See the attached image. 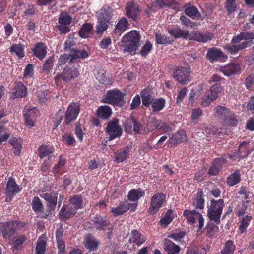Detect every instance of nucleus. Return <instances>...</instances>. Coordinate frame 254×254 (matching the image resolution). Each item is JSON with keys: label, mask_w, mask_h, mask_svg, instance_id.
<instances>
[{"label": "nucleus", "mask_w": 254, "mask_h": 254, "mask_svg": "<svg viewBox=\"0 0 254 254\" xmlns=\"http://www.w3.org/2000/svg\"><path fill=\"white\" fill-rule=\"evenodd\" d=\"M126 201L121 202L119 205L116 207H113L111 212L116 215H122L127 211V207L126 205Z\"/></svg>", "instance_id": "nucleus-53"}, {"label": "nucleus", "mask_w": 254, "mask_h": 254, "mask_svg": "<svg viewBox=\"0 0 254 254\" xmlns=\"http://www.w3.org/2000/svg\"><path fill=\"white\" fill-rule=\"evenodd\" d=\"M236 0H227L226 1V8L228 14H231L236 10Z\"/></svg>", "instance_id": "nucleus-63"}, {"label": "nucleus", "mask_w": 254, "mask_h": 254, "mask_svg": "<svg viewBox=\"0 0 254 254\" xmlns=\"http://www.w3.org/2000/svg\"><path fill=\"white\" fill-rule=\"evenodd\" d=\"M47 246L46 241L42 239V236L38 239L36 246V254H44Z\"/></svg>", "instance_id": "nucleus-50"}, {"label": "nucleus", "mask_w": 254, "mask_h": 254, "mask_svg": "<svg viewBox=\"0 0 254 254\" xmlns=\"http://www.w3.org/2000/svg\"><path fill=\"white\" fill-rule=\"evenodd\" d=\"M186 138L185 131L181 130L174 134L170 138L169 142L171 144L175 145L185 141Z\"/></svg>", "instance_id": "nucleus-41"}, {"label": "nucleus", "mask_w": 254, "mask_h": 254, "mask_svg": "<svg viewBox=\"0 0 254 254\" xmlns=\"http://www.w3.org/2000/svg\"><path fill=\"white\" fill-rule=\"evenodd\" d=\"M185 235V232L176 229L175 231H173L171 234L169 235L168 237L169 238L173 239L174 240L178 241L180 240L181 239L183 238Z\"/></svg>", "instance_id": "nucleus-59"}, {"label": "nucleus", "mask_w": 254, "mask_h": 254, "mask_svg": "<svg viewBox=\"0 0 254 254\" xmlns=\"http://www.w3.org/2000/svg\"><path fill=\"white\" fill-rule=\"evenodd\" d=\"M113 13L112 8L108 6H103L96 13V16L98 21L96 26V32L98 35H102L103 32L107 30L112 19Z\"/></svg>", "instance_id": "nucleus-2"}, {"label": "nucleus", "mask_w": 254, "mask_h": 254, "mask_svg": "<svg viewBox=\"0 0 254 254\" xmlns=\"http://www.w3.org/2000/svg\"><path fill=\"white\" fill-rule=\"evenodd\" d=\"M145 236L142 235L136 230H133L131 231V237L129 239L130 243H135L138 246L143 244L145 241Z\"/></svg>", "instance_id": "nucleus-37"}, {"label": "nucleus", "mask_w": 254, "mask_h": 254, "mask_svg": "<svg viewBox=\"0 0 254 254\" xmlns=\"http://www.w3.org/2000/svg\"><path fill=\"white\" fill-rule=\"evenodd\" d=\"M112 113V109L108 105H102L98 107L96 111L98 118L108 120Z\"/></svg>", "instance_id": "nucleus-34"}, {"label": "nucleus", "mask_w": 254, "mask_h": 254, "mask_svg": "<svg viewBox=\"0 0 254 254\" xmlns=\"http://www.w3.org/2000/svg\"><path fill=\"white\" fill-rule=\"evenodd\" d=\"M54 62V56H51L47 59L43 64L42 69L43 71L49 73L53 68Z\"/></svg>", "instance_id": "nucleus-52"}, {"label": "nucleus", "mask_w": 254, "mask_h": 254, "mask_svg": "<svg viewBox=\"0 0 254 254\" xmlns=\"http://www.w3.org/2000/svg\"><path fill=\"white\" fill-rule=\"evenodd\" d=\"M206 230L208 236L209 237H213L218 232V227L214 223H207Z\"/></svg>", "instance_id": "nucleus-58"}, {"label": "nucleus", "mask_w": 254, "mask_h": 254, "mask_svg": "<svg viewBox=\"0 0 254 254\" xmlns=\"http://www.w3.org/2000/svg\"><path fill=\"white\" fill-rule=\"evenodd\" d=\"M38 151L40 157L43 158L52 153L54 151V148L46 145H42L39 148Z\"/></svg>", "instance_id": "nucleus-55"}, {"label": "nucleus", "mask_w": 254, "mask_h": 254, "mask_svg": "<svg viewBox=\"0 0 254 254\" xmlns=\"http://www.w3.org/2000/svg\"><path fill=\"white\" fill-rule=\"evenodd\" d=\"M214 37V34L210 32L202 33L198 31H193L190 32V40L198 42L205 43L211 40Z\"/></svg>", "instance_id": "nucleus-15"}, {"label": "nucleus", "mask_w": 254, "mask_h": 254, "mask_svg": "<svg viewBox=\"0 0 254 254\" xmlns=\"http://www.w3.org/2000/svg\"><path fill=\"white\" fill-rule=\"evenodd\" d=\"M175 216L176 215L174 213L173 210L169 209L159 222H171Z\"/></svg>", "instance_id": "nucleus-61"}, {"label": "nucleus", "mask_w": 254, "mask_h": 254, "mask_svg": "<svg viewBox=\"0 0 254 254\" xmlns=\"http://www.w3.org/2000/svg\"><path fill=\"white\" fill-rule=\"evenodd\" d=\"M165 104L166 101L163 98L154 99L151 104L153 112L161 111L165 107Z\"/></svg>", "instance_id": "nucleus-45"}, {"label": "nucleus", "mask_w": 254, "mask_h": 254, "mask_svg": "<svg viewBox=\"0 0 254 254\" xmlns=\"http://www.w3.org/2000/svg\"><path fill=\"white\" fill-rule=\"evenodd\" d=\"M33 55L38 59L42 60L47 53V46L45 43L38 42L34 44L32 49Z\"/></svg>", "instance_id": "nucleus-21"}, {"label": "nucleus", "mask_w": 254, "mask_h": 254, "mask_svg": "<svg viewBox=\"0 0 254 254\" xmlns=\"http://www.w3.org/2000/svg\"><path fill=\"white\" fill-rule=\"evenodd\" d=\"M220 71L227 76H230L232 75L239 74L241 71V67L239 64L233 63L221 67Z\"/></svg>", "instance_id": "nucleus-22"}, {"label": "nucleus", "mask_w": 254, "mask_h": 254, "mask_svg": "<svg viewBox=\"0 0 254 254\" xmlns=\"http://www.w3.org/2000/svg\"><path fill=\"white\" fill-rule=\"evenodd\" d=\"M226 155L215 159L212 165L208 171V174L210 176L217 175L222 168L223 165L226 163Z\"/></svg>", "instance_id": "nucleus-18"}, {"label": "nucleus", "mask_w": 254, "mask_h": 254, "mask_svg": "<svg viewBox=\"0 0 254 254\" xmlns=\"http://www.w3.org/2000/svg\"><path fill=\"white\" fill-rule=\"evenodd\" d=\"M183 215L189 222H204L202 215L196 210L186 209L184 211Z\"/></svg>", "instance_id": "nucleus-23"}, {"label": "nucleus", "mask_w": 254, "mask_h": 254, "mask_svg": "<svg viewBox=\"0 0 254 254\" xmlns=\"http://www.w3.org/2000/svg\"><path fill=\"white\" fill-rule=\"evenodd\" d=\"M140 95L143 105L147 107H149L154 100L150 89L148 88L144 89L141 92Z\"/></svg>", "instance_id": "nucleus-31"}, {"label": "nucleus", "mask_w": 254, "mask_h": 254, "mask_svg": "<svg viewBox=\"0 0 254 254\" xmlns=\"http://www.w3.org/2000/svg\"><path fill=\"white\" fill-rule=\"evenodd\" d=\"M166 201V196L162 192H157L153 195L150 200V205L148 210L150 214L156 213L163 206Z\"/></svg>", "instance_id": "nucleus-8"}, {"label": "nucleus", "mask_w": 254, "mask_h": 254, "mask_svg": "<svg viewBox=\"0 0 254 254\" xmlns=\"http://www.w3.org/2000/svg\"><path fill=\"white\" fill-rule=\"evenodd\" d=\"M83 244L85 248L89 252H94L98 249L100 242L92 234H87L84 235Z\"/></svg>", "instance_id": "nucleus-16"}, {"label": "nucleus", "mask_w": 254, "mask_h": 254, "mask_svg": "<svg viewBox=\"0 0 254 254\" xmlns=\"http://www.w3.org/2000/svg\"><path fill=\"white\" fill-rule=\"evenodd\" d=\"M241 180V174L239 170H236L227 178V183L230 186L238 184Z\"/></svg>", "instance_id": "nucleus-44"}, {"label": "nucleus", "mask_w": 254, "mask_h": 254, "mask_svg": "<svg viewBox=\"0 0 254 254\" xmlns=\"http://www.w3.org/2000/svg\"><path fill=\"white\" fill-rule=\"evenodd\" d=\"M40 196L47 201V206L49 211L51 212L55 209L57 204L58 194L57 193H45L41 194Z\"/></svg>", "instance_id": "nucleus-19"}, {"label": "nucleus", "mask_w": 254, "mask_h": 254, "mask_svg": "<svg viewBox=\"0 0 254 254\" xmlns=\"http://www.w3.org/2000/svg\"><path fill=\"white\" fill-rule=\"evenodd\" d=\"M105 131L109 136L108 141H112L115 138H120L122 135L123 129L119 124V120L114 118L108 122Z\"/></svg>", "instance_id": "nucleus-6"}, {"label": "nucleus", "mask_w": 254, "mask_h": 254, "mask_svg": "<svg viewBox=\"0 0 254 254\" xmlns=\"http://www.w3.org/2000/svg\"><path fill=\"white\" fill-rule=\"evenodd\" d=\"M235 250V245L234 242L229 240L225 243L220 253L221 254H233Z\"/></svg>", "instance_id": "nucleus-49"}, {"label": "nucleus", "mask_w": 254, "mask_h": 254, "mask_svg": "<svg viewBox=\"0 0 254 254\" xmlns=\"http://www.w3.org/2000/svg\"><path fill=\"white\" fill-rule=\"evenodd\" d=\"M94 73L96 79L102 84L108 85L112 84V78L107 73L106 70L102 67H97L94 69Z\"/></svg>", "instance_id": "nucleus-14"}, {"label": "nucleus", "mask_w": 254, "mask_h": 254, "mask_svg": "<svg viewBox=\"0 0 254 254\" xmlns=\"http://www.w3.org/2000/svg\"><path fill=\"white\" fill-rule=\"evenodd\" d=\"M246 88L249 90H252L254 84V74H251L248 75L244 81Z\"/></svg>", "instance_id": "nucleus-64"}, {"label": "nucleus", "mask_w": 254, "mask_h": 254, "mask_svg": "<svg viewBox=\"0 0 254 254\" xmlns=\"http://www.w3.org/2000/svg\"><path fill=\"white\" fill-rule=\"evenodd\" d=\"M25 46L21 43L13 44L10 48L11 53H15L19 59H21L25 56Z\"/></svg>", "instance_id": "nucleus-43"}, {"label": "nucleus", "mask_w": 254, "mask_h": 254, "mask_svg": "<svg viewBox=\"0 0 254 254\" xmlns=\"http://www.w3.org/2000/svg\"><path fill=\"white\" fill-rule=\"evenodd\" d=\"M176 4L175 0H155L150 4L149 9L151 11H155L166 7H173Z\"/></svg>", "instance_id": "nucleus-17"}, {"label": "nucleus", "mask_w": 254, "mask_h": 254, "mask_svg": "<svg viewBox=\"0 0 254 254\" xmlns=\"http://www.w3.org/2000/svg\"><path fill=\"white\" fill-rule=\"evenodd\" d=\"M31 206L33 210L38 215V217L44 218H47L48 214L43 213V205L38 196L34 197L31 202Z\"/></svg>", "instance_id": "nucleus-25"}, {"label": "nucleus", "mask_w": 254, "mask_h": 254, "mask_svg": "<svg viewBox=\"0 0 254 254\" xmlns=\"http://www.w3.org/2000/svg\"><path fill=\"white\" fill-rule=\"evenodd\" d=\"M135 118L133 117L127 119L125 124V131L127 133H131L132 131V127L134 126Z\"/></svg>", "instance_id": "nucleus-62"}, {"label": "nucleus", "mask_w": 254, "mask_h": 254, "mask_svg": "<svg viewBox=\"0 0 254 254\" xmlns=\"http://www.w3.org/2000/svg\"><path fill=\"white\" fill-rule=\"evenodd\" d=\"M9 142L15 149L14 154L16 156L19 155L22 149V140L20 138L14 137L11 138Z\"/></svg>", "instance_id": "nucleus-47"}, {"label": "nucleus", "mask_w": 254, "mask_h": 254, "mask_svg": "<svg viewBox=\"0 0 254 254\" xmlns=\"http://www.w3.org/2000/svg\"><path fill=\"white\" fill-rule=\"evenodd\" d=\"M163 248L168 254H178L181 251L178 245L168 239L164 240Z\"/></svg>", "instance_id": "nucleus-28"}, {"label": "nucleus", "mask_w": 254, "mask_h": 254, "mask_svg": "<svg viewBox=\"0 0 254 254\" xmlns=\"http://www.w3.org/2000/svg\"><path fill=\"white\" fill-rule=\"evenodd\" d=\"M140 39L141 35L138 31L132 30L127 33L122 39L124 51L134 53L140 46Z\"/></svg>", "instance_id": "nucleus-3"}, {"label": "nucleus", "mask_w": 254, "mask_h": 254, "mask_svg": "<svg viewBox=\"0 0 254 254\" xmlns=\"http://www.w3.org/2000/svg\"><path fill=\"white\" fill-rule=\"evenodd\" d=\"M80 110V105L78 103H71L68 106L65 114V123L68 124L75 120L79 113Z\"/></svg>", "instance_id": "nucleus-12"}, {"label": "nucleus", "mask_w": 254, "mask_h": 254, "mask_svg": "<svg viewBox=\"0 0 254 254\" xmlns=\"http://www.w3.org/2000/svg\"><path fill=\"white\" fill-rule=\"evenodd\" d=\"M14 223H4L0 227V232L5 239H10L15 232Z\"/></svg>", "instance_id": "nucleus-30"}, {"label": "nucleus", "mask_w": 254, "mask_h": 254, "mask_svg": "<svg viewBox=\"0 0 254 254\" xmlns=\"http://www.w3.org/2000/svg\"><path fill=\"white\" fill-rule=\"evenodd\" d=\"M93 28V25L91 23H84L79 31L78 34L82 38L90 37L92 35Z\"/></svg>", "instance_id": "nucleus-40"}, {"label": "nucleus", "mask_w": 254, "mask_h": 254, "mask_svg": "<svg viewBox=\"0 0 254 254\" xmlns=\"http://www.w3.org/2000/svg\"><path fill=\"white\" fill-rule=\"evenodd\" d=\"M125 12L128 18L136 21L140 13L139 5L133 1L128 2L126 5Z\"/></svg>", "instance_id": "nucleus-13"}, {"label": "nucleus", "mask_w": 254, "mask_h": 254, "mask_svg": "<svg viewBox=\"0 0 254 254\" xmlns=\"http://www.w3.org/2000/svg\"><path fill=\"white\" fill-rule=\"evenodd\" d=\"M214 116L220 120L222 123L229 114H230L231 111L230 110L227 108L221 105H218L216 106L214 109Z\"/></svg>", "instance_id": "nucleus-32"}, {"label": "nucleus", "mask_w": 254, "mask_h": 254, "mask_svg": "<svg viewBox=\"0 0 254 254\" xmlns=\"http://www.w3.org/2000/svg\"><path fill=\"white\" fill-rule=\"evenodd\" d=\"M184 8V12L188 17L194 20H199L201 18V15L195 6L187 3L185 5Z\"/></svg>", "instance_id": "nucleus-24"}, {"label": "nucleus", "mask_w": 254, "mask_h": 254, "mask_svg": "<svg viewBox=\"0 0 254 254\" xmlns=\"http://www.w3.org/2000/svg\"><path fill=\"white\" fill-rule=\"evenodd\" d=\"M206 58L210 62L213 63L216 61H225L228 57L220 49L213 47L208 49Z\"/></svg>", "instance_id": "nucleus-11"}, {"label": "nucleus", "mask_w": 254, "mask_h": 254, "mask_svg": "<svg viewBox=\"0 0 254 254\" xmlns=\"http://www.w3.org/2000/svg\"><path fill=\"white\" fill-rule=\"evenodd\" d=\"M132 149L131 145H127L123 150L115 153V161L117 163H122L126 160L128 157Z\"/></svg>", "instance_id": "nucleus-29"}, {"label": "nucleus", "mask_w": 254, "mask_h": 254, "mask_svg": "<svg viewBox=\"0 0 254 254\" xmlns=\"http://www.w3.org/2000/svg\"><path fill=\"white\" fill-rule=\"evenodd\" d=\"M73 53L70 55V58H69V62L70 63H75L76 61H77L78 59L79 58H86L89 56L88 53L83 50H74L72 51Z\"/></svg>", "instance_id": "nucleus-42"}, {"label": "nucleus", "mask_w": 254, "mask_h": 254, "mask_svg": "<svg viewBox=\"0 0 254 254\" xmlns=\"http://www.w3.org/2000/svg\"><path fill=\"white\" fill-rule=\"evenodd\" d=\"M254 32L244 31L233 37L231 43L226 44L224 49L232 55L237 54L254 44Z\"/></svg>", "instance_id": "nucleus-1"}, {"label": "nucleus", "mask_w": 254, "mask_h": 254, "mask_svg": "<svg viewBox=\"0 0 254 254\" xmlns=\"http://www.w3.org/2000/svg\"><path fill=\"white\" fill-rule=\"evenodd\" d=\"M83 200L82 197L80 195H74L69 199V204L67 205L76 213L78 209L82 208Z\"/></svg>", "instance_id": "nucleus-38"}, {"label": "nucleus", "mask_w": 254, "mask_h": 254, "mask_svg": "<svg viewBox=\"0 0 254 254\" xmlns=\"http://www.w3.org/2000/svg\"><path fill=\"white\" fill-rule=\"evenodd\" d=\"M156 42L158 44H172L174 40L165 34L156 33L155 35Z\"/></svg>", "instance_id": "nucleus-48"}, {"label": "nucleus", "mask_w": 254, "mask_h": 254, "mask_svg": "<svg viewBox=\"0 0 254 254\" xmlns=\"http://www.w3.org/2000/svg\"><path fill=\"white\" fill-rule=\"evenodd\" d=\"M215 100V99L208 92H207L202 99L201 105L202 107H207Z\"/></svg>", "instance_id": "nucleus-57"}, {"label": "nucleus", "mask_w": 254, "mask_h": 254, "mask_svg": "<svg viewBox=\"0 0 254 254\" xmlns=\"http://www.w3.org/2000/svg\"><path fill=\"white\" fill-rule=\"evenodd\" d=\"M129 23L125 17H122L119 20L112 32V35L120 36L125 31L129 29Z\"/></svg>", "instance_id": "nucleus-20"}, {"label": "nucleus", "mask_w": 254, "mask_h": 254, "mask_svg": "<svg viewBox=\"0 0 254 254\" xmlns=\"http://www.w3.org/2000/svg\"><path fill=\"white\" fill-rule=\"evenodd\" d=\"M161 123V121L157 119L156 118H152L148 122L147 126L148 130L153 131L157 128H159V127Z\"/></svg>", "instance_id": "nucleus-56"}, {"label": "nucleus", "mask_w": 254, "mask_h": 254, "mask_svg": "<svg viewBox=\"0 0 254 254\" xmlns=\"http://www.w3.org/2000/svg\"><path fill=\"white\" fill-rule=\"evenodd\" d=\"M125 94L118 89L109 90L106 92L103 102L113 105L114 106L122 107L124 106Z\"/></svg>", "instance_id": "nucleus-4"}, {"label": "nucleus", "mask_w": 254, "mask_h": 254, "mask_svg": "<svg viewBox=\"0 0 254 254\" xmlns=\"http://www.w3.org/2000/svg\"><path fill=\"white\" fill-rule=\"evenodd\" d=\"M238 123V120L236 118V115L232 111H230V114H229L222 122V124L224 126H228L232 127H236Z\"/></svg>", "instance_id": "nucleus-46"}, {"label": "nucleus", "mask_w": 254, "mask_h": 254, "mask_svg": "<svg viewBox=\"0 0 254 254\" xmlns=\"http://www.w3.org/2000/svg\"><path fill=\"white\" fill-rule=\"evenodd\" d=\"M72 18L71 16L66 12H62L58 19L59 24L57 28L61 34H65L70 31L69 25L72 22Z\"/></svg>", "instance_id": "nucleus-9"}, {"label": "nucleus", "mask_w": 254, "mask_h": 254, "mask_svg": "<svg viewBox=\"0 0 254 254\" xmlns=\"http://www.w3.org/2000/svg\"><path fill=\"white\" fill-rule=\"evenodd\" d=\"M168 33L175 39L183 38L184 39H189L190 40V32L186 30H183L176 27L173 28L169 29Z\"/></svg>", "instance_id": "nucleus-26"}, {"label": "nucleus", "mask_w": 254, "mask_h": 254, "mask_svg": "<svg viewBox=\"0 0 254 254\" xmlns=\"http://www.w3.org/2000/svg\"><path fill=\"white\" fill-rule=\"evenodd\" d=\"M20 188L14 179L10 177L7 181L5 189V194L8 195H13L20 191Z\"/></svg>", "instance_id": "nucleus-27"}, {"label": "nucleus", "mask_w": 254, "mask_h": 254, "mask_svg": "<svg viewBox=\"0 0 254 254\" xmlns=\"http://www.w3.org/2000/svg\"><path fill=\"white\" fill-rule=\"evenodd\" d=\"M202 110L200 108H193L191 111V118L193 122L197 123L202 115Z\"/></svg>", "instance_id": "nucleus-60"}, {"label": "nucleus", "mask_w": 254, "mask_h": 254, "mask_svg": "<svg viewBox=\"0 0 254 254\" xmlns=\"http://www.w3.org/2000/svg\"><path fill=\"white\" fill-rule=\"evenodd\" d=\"M244 154H241L242 152H240L238 150L235 151H231L230 153L225 154L226 158L228 157L230 159L238 160L239 161L241 159L245 158L248 156V153L245 151Z\"/></svg>", "instance_id": "nucleus-54"}, {"label": "nucleus", "mask_w": 254, "mask_h": 254, "mask_svg": "<svg viewBox=\"0 0 254 254\" xmlns=\"http://www.w3.org/2000/svg\"><path fill=\"white\" fill-rule=\"evenodd\" d=\"M203 192L202 189L198 190L196 197L193 200V205L196 209L202 210L204 208L205 200L203 197Z\"/></svg>", "instance_id": "nucleus-39"}, {"label": "nucleus", "mask_w": 254, "mask_h": 254, "mask_svg": "<svg viewBox=\"0 0 254 254\" xmlns=\"http://www.w3.org/2000/svg\"><path fill=\"white\" fill-rule=\"evenodd\" d=\"M145 195V191L141 188L130 190L127 195L128 200L132 202H136Z\"/></svg>", "instance_id": "nucleus-33"}, {"label": "nucleus", "mask_w": 254, "mask_h": 254, "mask_svg": "<svg viewBox=\"0 0 254 254\" xmlns=\"http://www.w3.org/2000/svg\"><path fill=\"white\" fill-rule=\"evenodd\" d=\"M223 207L224 201L223 199L211 200L210 205L207 210V216L210 220L213 221L214 222H220Z\"/></svg>", "instance_id": "nucleus-5"}, {"label": "nucleus", "mask_w": 254, "mask_h": 254, "mask_svg": "<svg viewBox=\"0 0 254 254\" xmlns=\"http://www.w3.org/2000/svg\"><path fill=\"white\" fill-rule=\"evenodd\" d=\"M79 75V72L78 70L74 66H66L62 73L60 74L57 75L55 77L56 81L61 79L65 82H67L69 80L76 78Z\"/></svg>", "instance_id": "nucleus-10"}, {"label": "nucleus", "mask_w": 254, "mask_h": 254, "mask_svg": "<svg viewBox=\"0 0 254 254\" xmlns=\"http://www.w3.org/2000/svg\"><path fill=\"white\" fill-rule=\"evenodd\" d=\"M76 212L67 205H64L59 212V218L62 220L66 221L73 216Z\"/></svg>", "instance_id": "nucleus-36"}, {"label": "nucleus", "mask_w": 254, "mask_h": 254, "mask_svg": "<svg viewBox=\"0 0 254 254\" xmlns=\"http://www.w3.org/2000/svg\"><path fill=\"white\" fill-rule=\"evenodd\" d=\"M14 98L24 97L27 94V89L21 82H16L12 91Z\"/></svg>", "instance_id": "nucleus-35"}, {"label": "nucleus", "mask_w": 254, "mask_h": 254, "mask_svg": "<svg viewBox=\"0 0 254 254\" xmlns=\"http://www.w3.org/2000/svg\"><path fill=\"white\" fill-rule=\"evenodd\" d=\"M223 90V87L220 84L216 83L212 85L207 92L216 100Z\"/></svg>", "instance_id": "nucleus-51"}, {"label": "nucleus", "mask_w": 254, "mask_h": 254, "mask_svg": "<svg viewBox=\"0 0 254 254\" xmlns=\"http://www.w3.org/2000/svg\"><path fill=\"white\" fill-rule=\"evenodd\" d=\"M190 68L179 66L173 70L172 77L178 83L185 85L190 81Z\"/></svg>", "instance_id": "nucleus-7"}]
</instances>
